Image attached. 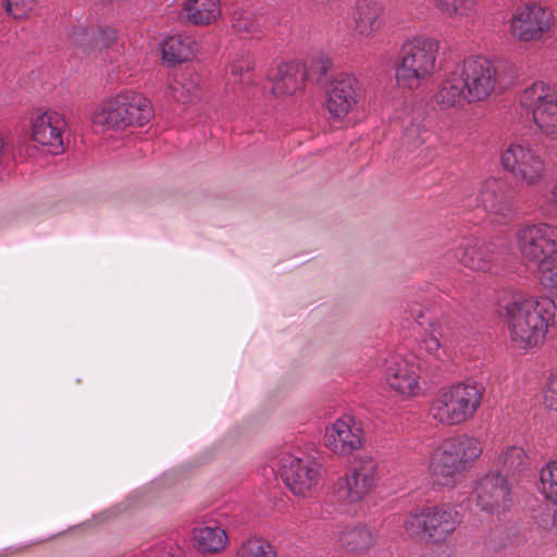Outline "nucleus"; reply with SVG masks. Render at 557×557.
I'll list each match as a JSON object with an SVG mask.
<instances>
[{
  "mask_svg": "<svg viewBox=\"0 0 557 557\" xmlns=\"http://www.w3.org/2000/svg\"><path fill=\"white\" fill-rule=\"evenodd\" d=\"M536 268L540 271V284L552 294L557 295V260Z\"/></svg>",
  "mask_w": 557,
  "mask_h": 557,
  "instance_id": "obj_36",
  "label": "nucleus"
},
{
  "mask_svg": "<svg viewBox=\"0 0 557 557\" xmlns=\"http://www.w3.org/2000/svg\"><path fill=\"white\" fill-rule=\"evenodd\" d=\"M153 115L150 101L140 94L123 90L101 102L92 116L95 125L104 129H124L128 126H143Z\"/></svg>",
  "mask_w": 557,
  "mask_h": 557,
  "instance_id": "obj_5",
  "label": "nucleus"
},
{
  "mask_svg": "<svg viewBox=\"0 0 557 557\" xmlns=\"http://www.w3.org/2000/svg\"><path fill=\"white\" fill-rule=\"evenodd\" d=\"M420 371L419 358L413 354H394L385 361V381L393 391L403 396L412 397L418 395L420 391Z\"/></svg>",
  "mask_w": 557,
  "mask_h": 557,
  "instance_id": "obj_13",
  "label": "nucleus"
},
{
  "mask_svg": "<svg viewBox=\"0 0 557 557\" xmlns=\"http://www.w3.org/2000/svg\"><path fill=\"white\" fill-rule=\"evenodd\" d=\"M66 123L63 116L55 111H47L38 115L33 122V139L41 146H48L49 151L59 154L63 151V132Z\"/></svg>",
  "mask_w": 557,
  "mask_h": 557,
  "instance_id": "obj_21",
  "label": "nucleus"
},
{
  "mask_svg": "<svg viewBox=\"0 0 557 557\" xmlns=\"http://www.w3.org/2000/svg\"><path fill=\"white\" fill-rule=\"evenodd\" d=\"M516 239L527 262L543 267L557 261V225L546 222L527 224L517 232Z\"/></svg>",
  "mask_w": 557,
  "mask_h": 557,
  "instance_id": "obj_9",
  "label": "nucleus"
},
{
  "mask_svg": "<svg viewBox=\"0 0 557 557\" xmlns=\"http://www.w3.org/2000/svg\"><path fill=\"white\" fill-rule=\"evenodd\" d=\"M269 78L272 82V91L277 97L293 95L304 84V74L294 63H280L276 74H271Z\"/></svg>",
  "mask_w": 557,
  "mask_h": 557,
  "instance_id": "obj_27",
  "label": "nucleus"
},
{
  "mask_svg": "<svg viewBox=\"0 0 557 557\" xmlns=\"http://www.w3.org/2000/svg\"><path fill=\"white\" fill-rule=\"evenodd\" d=\"M528 457L522 447L508 446L505 448L495 461L497 470L506 476H516L528 468Z\"/></svg>",
  "mask_w": 557,
  "mask_h": 557,
  "instance_id": "obj_29",
  "label": "nucleus"
},
{
  "mask_svg": "<svg viewBox=\"0 0 557 557\" xmlns=\"http://www.w3.org/2000/svg\"><path fill=\"white\" fill-rule=\"evenodd\" d=\"M376 535L368 527L356 524L347 525L334 535V543L339 548L351 553H361L375 543Z\"/></svg>",
  "mask_w": 557,
  "mask_h": 557,
  "instance_id": "obj_24",
  "label": "nucleus"
},
{
  "mask_svg": "<svg viewBox=\"0 0 557 557\" xmlns=\"http://www.w3.org/2000/svg\"><path fill=\"white\" fill-rule=\"evenodd\" d=\"M430 358H431L430 363H433L434 358H432V357H430ZM437 361H438V360H435V362H437Z\"/></svg>",
  "mask_w": 557,
  "mask_h": 557,
  "instance_id": "obj_45",
  "label": "nucleus"
},
{
  "mask_svg": "<svg viewBox=\"0 0 557 557\" xmlns=\"http://www.w3.org/2000/svg\"><path fill=\"white\" fill-rule=\"evenodd\" d=\"M116 39V30L111 27H99L92 32V46L101 45L104 48L111 46Z\"/></svg>",
  "mask_w": 557,
  "mask_h": 557,
  "instance_id": "obj_39",
  "label": "nucleus"
},
{
  "mask_svg": "<svg viewBox=\"0 0 557 557\" xmlns=\"http://www.w3.org/2000/svg\"><path fill=\"white\" fill-rule=\"evenodd\" d=\"M222 14L220 0H185L182 17L194 26L213 24Z\"/></svg>",
  "mask_w": 557,
  "mask_h": 557,
  "instance_id": "obj_25",
  "label": "nucleus"
},
{
  "mask_svg": "<svg viewBox=\"0 0 557 557\" xmlns=\"http://www.w3.org/2000/svg\"><path fill=\"white\" fill-rule=\"evenodd\" d=\"M482 396V388L476 382L451 385L443 388L432 401L430 414L444 425H459L475 414Z\"/></svg>",
  "mask_w": 557,
  "mask_h": 557,
  "instance_id": "obj_6",
  "label": "nucleus"
},
{
  "mask_svg": "<svg viewBox=\"0 0 557 557\" xmlns=\"http://www.w3.org/2000/svg\"><path fill=\"white\" fill-rule=\"evenodd\" d=\"M540 481L545 497L557 505V460L549 461L541 469ZM554 518H557V510Z\"/></svg>",
  "mask_w": 557,
  "mask_h": 557,
  "instance_id": "obj_33",
  "label": "nucleus"
},
{
  "mask_svg": "<svg viewBox=\"0 0 557 557\" xmlns=\"http://www.w3.org/2000/svg\"><path fill=\"white\" fill-rule=\"evenodd\" d=\"M434 99L442 109L451 108L468 101L467 89L461 75L458 74L457 65L442 82Z\"/></svg>",
  "mask_w": 557,
  "mask_h": 557,
  "instance_id": "obj_26",
  "label": "nucleus"
},
{
  "mask_svg": "<svg viewBox=\"0 0 557 557\" xmlns=\"http://www.w3.org/2000/svg\"><path fill=\"white\" fill-rule=\"evenodd\" d=\"M460 523V513L453 506L423 505L409 511L404 530L414 541L442 545L454 535Z\"/></svg>",
  "mask_w": 557,
  "mask_h": 557,
  "instance_id": "obj_3",
  "label": "nucleus"
},
{
  "mask_svg": "<svg viewBox=\"0 0 557 557\" xmlns=\"http://www.w3.org/2000/svg\"><path fill=\"white\" fill-rule=\"evenodd\" d=\"M449 258L470 270L486 272L497 260L496 245L475 236L462 237L449 251Z\"/></svg>",
  "mask_w": 557,
  "mask_h": 557,
  "instance_id": "obj_19",
  "label": "nucleus"
},
{
  "mask_svg": "<svg viewBox=\"0 0 557 557\" xmlns=\"http://www.w3.org/2000/svg\"><path fill=\"white\" fill-rule=\"evenodd\" d=\"M481 442L460 434L442 442L431 454L429 473L434 485L454 487L482 455Z\"/></svg>",
  "mask_w": 557,
  "mask_h": 557,
  "instance_id": "obj_2",
  "label": "nucleus"
},
{
  "mask_svg": "<svg viewBox=\"0 0 557 557\" xmlns=\"http://www.w3.org/2000/svg\"><path fill=\"white\" fill-rule=\"evenodd\" d=\"M253 69V61L249 55H243L230 64V74L234 82H242L244 73Z\"/></svg>",
  "mask_w": 557,
  "mask_h": 557,
  "instance_id": "obj_37",
  "label": "nucleus"
},
{
  "mask_svg": "<svg viewBox=\"0 0 557 557\" xmlns=\"http://www.w3.org/2000/svg\"><path fill=\"white\" fill-rule=\"evenodd\" d=\"M4 11L14 18H21L25 15V10L20 7L17 0H5Z\"/></svg>",
  "mask_w": 557,
  "mask_h": 557,
  "instance_id": "obj_42",
  "label": "nucleus"
},
{
  "mask_svg": "<svg viewBox=\"0 0 557 557\" xmlns=\"http://www.w3.org/2000/svg\"><path fill=\"white\" fill-rule=\"evenodd\" d=\"M536 206L546 218H557V182L537 197Z\"/></svg>",
  "mask_w": 557,
  "mask_h": 557,
  "instance_id": "obj_35",
  "label": "nucleus"
},
{
  "mask_svg": "<svg viewBox=\"0 0 557 557\" xmlns=\"http://www.w3.org/2000/svg\"><path fill=\"white\" fill-rule=\"evenodd\" d=\"M474 494L478 507L492 516H499L512 505L510 486L507 479L499 472L491 471L479 479Z\"/></svg>",
  "mask_w": 557,
  "mask_h": 557,
  "instance_id": "obj_15",
  "label": "nucleus"
},
{
  "mask_svg": "<svg viewBox=\"0 0 557 557\" xmlns=\"http://www.w3.org/2000/svg\"><path fill=\"white\" fill-rule=\"evenodd\" d=\"M440 44L426 36L407 40L399 52L395 77L399 87L417 89L431 78L436 70Z\"/></svg>",
  "mask_w": 557,
  "mask_h": 557,
  "instance_id": "obj_4",
  "label": "nucleus"
},
{
  "mask_svg": "<svg viewBox=\"0 0 557 557\" xmlns=\"http://www.w3.org/2000/svg\"><path fill=\"white\" fill-rule=\"evenodd\" d=\"M361 85L347 73L337 75L326 91L325 108L332 119L343 120L356 108L361 98Z\"/></svg>",
  "mask_w": 557,
  "mask_h": 557,
  "instance_id": "obj_18",
  "label": "nucleus"
},
{
  "mask_svg": "<svg viewBox=\"0 0 557 557\" xmlns=\"http://www.w3.org/2000/svg\"><path fill=\"white\" fill-rule=\"evenodd\" d=\"M545 404L550 410L557 411V367L549 374L545 392Z\"/></svg>",
  "mask_w": 557,
  "mask_h": 557,
  "instance_id": "obj_40",
  "label": "nucleus"
},
{
  "mask_svg": "<svg viewBox=\"0 0 557 557\" xmlns=\"http://www.w3.org/2000/svg\"><path fill=\"white\" fill-rule=\"evenodd\" d=\"M200 77L191 70H184L169 85L171 96L181 103L193 102L199 97Z\"/></svg>",
  "mask_w": 557,
  "mask_h": 557,
  "instance_id": "obj_28",
  "label": "nucleus"
},
{
  "mask_svg": "<svg viewBox=\"0 0 557 557\" xmlns=\"http://www.w3.org/2000/svg\"><path fill=\"white\" fill-rule=\"evenodd\" d=\"M277 466L283 482L295 496L306 498L313 494L322 475V463L313 456L282 454Z\"/></svg>",
  "mask_w": 557,
  "mask_h": 557,
  "instance_id": "obj_11",
  "label": "nucleus"
},
{
  "mask_svg": "<svg viewBox=\"0 0 557 557\" xmlns=\"http://www.w3.org/2000/svg\"><path fill=\"white\" fill-rule=\"evenodd\" d=\"M410 318L414 320V323L421 326L428 337H425L420 344V350H424L429 357L434 360H441L442 345L441 339L448 341L453 336V329L442 322L435 323L429 310L423 311L421 305H416L409 309Z\"/></svg>",
  "mask_w": 557,
  "mask_h": 557,
  "instance_id": "obj_20",
  "label": "nucleus"
},
{
  "mask_svg": "<svg viewBox=\"0 0 557 557\" xmlns=\"http://www.w3.org/2000/svg\"><path fill=\"white\" fill-rule=\"evenodd\" d=\"M162 60L168 65H176L195 57L198 44L195 38L186 34H176L166 37L160 45Z\"/></svg>",
  "mask_w": 557,
  "mask_h": 557,
  "instance_id": "obj_23",
  "label": "nucleus"
},
{
  "mask_svg": "<svg viewBox=\"0 0 557 557\" xmlns=\"http://www.w3.org/2000/svg\"><path fill=\"white\" fill-rule=\"evenodd\" d=\"M331 66V61L327 57L320 54L313 62L311 67H314L321 75H325Z\"/></svg>",
  "mask_w": 557,
  "mask_h": 557,
  "instance_id": "obj_43",
  "label": "nucleus"
},
{
  "mask_svg": "<svg viewBox=\"0 0 557 557\" xmlns=\"http://www.w3.org/2000/svg\"><path fill=\"white\" fill-rule=\"evenodd\" d=\"M435 5L450 18L470 17L475 12L476 0H435Z\"/></svg>",
  "mask_w": 557,
  "mask_h": 557,
  "instance_id": "obj_32",
  "label": "nucleus"
},
{
  "mask_svg": "<svg viewBox=\"0 0 557 557\" xmlns=\"http://www.w3.org/2000/svg\"><path fill=\"white\" fill-rule=\"evenodd\" d=\"M513 193L511 185L500 178L485 180L478 190L476 206L481 207L494 221L503 223L512 213Z\"/></svg>",
  "mask_w": 557,
  "mask_h": 557,
  "instance_id": "obj_16",
  "label": "nucleus"
},
{
  "mask_svg": "<svg viewBox=\"0 0 557 557\" xmlns=\"http://www.w3.org/2000/svg\"><path fill=\"white\" fill-rule=\"evenodd\" d=\"M236 557H276V552L268 541L253 537L240 545Z\"/></svg>",
  "mask_w": 557,
  "mask_h": 557,
  "instance_id": "obj_34",
  "label": "nucleus"
},
{
  "mask_svg": "<svg viewBox=\"0 0 557 557\" xmlns=\"http://www.w3.org/2000/svg\"><path fill=\"white\" fill-rule=\"evenodd\" d=\"M497 313L507 327L511 346L528 351L545 342L555 323L556 304L549 297L507 290L498 299Z\"/></svg>",
  "mask_w": 557,
  "mask_h": 557,
  "instance_id": "obj_1",
  "label": "nucleus"
},
{
  "mask_svg": "<svg viewBox=\"0 0 557 557\" xmlns=\"http://www.w3.org/2000/svg\"><path fill=\"white\" fill-rule=\"evenodd\" d=\"M377 482L376 463L372 459L361 460L336 480L334 497L345 510H349L360 504L376 487Z\"/></svg>",
  "mask_w": 557,
  "mask_h": 557,
  "instance_id": "obj_10",
  "label": "nucleus"
},
{
  "mask_svg": "<svg viewBox=\"0 0 557 557\" xmlns=\"http://www.w3.org/2000/svg\"><path fill=\"white\" fill-rule=\"evenodd\" d=\"M467 89L468 102L484 100L496 84L495 66L485 58L471 57L457 64Z\"/></svg>",
  "mask_w": 557,
  "mask_h": 557,
  "instance_id": "obj_14",
  "label": "nucleus"
},
{
  "mask_svg": "<svg viewBox=\"0 0 557 557\" xmlns=\"http://www.w3.org/2000/svg\"><path fill=\"white\" fill-rule=\"evenodd\" d=\"M364 431L351 416H343L325 428L324 445L334 454L350 456L363 446Z\"/></svg>",
  "mask_w": 557,
  "mask_h": 557,
  "instance_id": "obj_17",
  "label": "nucleus"
},
{
  "mask_svg": "<svg viewBox=\"0 0 557 557\" xmlns=\"http://www.w3.org/2000/svg\"><path fill=\"white\" fill-rule=\"evenodd\" d=\"M160 557H184V548L172 541L160 543L154 547Z\"/></svg>",
  "mask_w": 557,
  "mask_h": 557,
  "instance_id": "obj_41",
  "label": "nucleus"
},
{
  "mask_svg": "<svg viewBox=\"0 0 557 557\" xmlns=\"http://www.w3.org/2000/svg\"><path fill=\"white\" fill-rule=\"evenodd\" d=\"M413 132H414L413 128H406V131L404 133V140H406L407 143H410Z\"/></svg>",
  "mask_w": 557,
  "mask_h": 557,
  "instance_id": "obj_44",
  "label": "nucleus"
},
{
  "mask_svg": "<svg viewBox=\"0 0 557 557\" xmlns=\"http://www.w3.org/2000/svg\"><path fill=\"white\" fill-rule=\"evenodd\" d=\"M383 7L374 0H357L352 21L358 35L370 37L382 26Z\"/></svg>",
  "mask_w": 557,
  "mask_h": 557,
  "instance_id": "obj_22",
  "label": "nucleus"
},
{
  "mask_svg": "<svg viewBox=\"0 0 557 557\" xmlns=\"http://www.w3.org/2000/svg\"><path fill=\"white\" fill-rule=\"evenodd\" d=\"M69 39L76 46H92V34L84 26H73L67 32Z\"/></svg>",
  "mask_w": 557,
  "mask_h": 557,
  "instance_id": "obj_38",
  "label": "nucleus"
},
{
  "mask_svg": "<svg viewBox=\"0 0 557 557\" xmlns=\"http://www.w3.org/2000/svg\"><path fill=\"white\" fill-rule=\"evenodd\" d=\"M520 104L532 113L534 124L547 136L557 134L556 87L539 81L528 86L520 96Z\"/></svg>",
  "mask_w": 557,
  "mask_h": 557,
  "instance_id": "obj_12",
  "label": "nucleus"
},
{
  "mask_svg": "<svg viewBox=\"0 0 557 557\" xmlns=\"http://www.w3.org/2000/svg\"><path fill=\"white\" fill-rule=\"evenodd\" d=\"M423 141H424V138H421L418 140V144L423 143Z\"/></svg>",
  "mask_w": 557,
  "mask_h": 557,
  "instance_id": "obj_46",
  "label": "nucleus"
},
{
  "mask_svg": "<svg viewBox=\"0 0 557 557\" xmlns=\"http://www.w3.org/2000/svg\"><path fill=\"white\" fill-rule=\"evenodd\" d=\"M554 25V15L549 8L537 1L529 0L516 5L508 20L510 36L522 44L540 41Z\"/></svg>",
  "mask_w": 557,
  "mask_h": 557,
  "instance_id": "obj_8",
  "label": "nucleus"
},
{
  "mask_svg": "<svg viewBox=\"0 0 557 557\" xmlns=\"http://www.w3.org/2000/svg\"><path fill=\"white\" fill-rule=\"evenodd\" d=\"M194 540L198 550L219 553L226 547L227 535L221 527H199L194 530Z\"/></svg>",
  "mask_w": 557,
  "mask_h": 557,
  "instance_id": "obj_30",
  "label": "nucleus"
},
{
  "mask_svg": "<svg viewBox=\"0 0 557 557\" xmlns=\"http://www.w3.org/2000/svg\"><path fill=\"white\" fill-rule=\"evenodd\" d=\"M500 164L515 180L527 186L542 183L547 175L545 158L528 141H511L500 154Z\"/></svg>",
  "mask_w": 557,
  "mask_h": 557,
  "instance_id": "obj_7",
  "label": "nucleus"
},
{
  "mask_svg": "<svg viewBox=\"0 0 557 557\" xmlns=\"http://www.w3.org/2000/svg\"><path fill=\"white\" fill-rule=\"evenodd\" d=\"M232 28L235 35L242 40L259 39L263 32L257 18L249 12H234L232 16Z\"/></svg>",
  "mask_w": 557,
  "mask_h": 557,
  "instance_id": "obj_31",
  "label": "nucleus"
}]
</instances>
